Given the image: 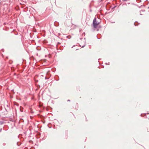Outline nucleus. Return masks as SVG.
I'll use <instances>...</instances> for the list:
<instances>
[{"label": "nucleus", "instance_id": "obj_5", "mask_svg": "<svg viewBox=\"0 0 149 149\" xmlns=\"http://www.w3.org/2000/svg\"><path fill=\"white\" fill-rule=\"evenodd\" d=\"M85 46V45H84L82 47H84V46Z\"/></svg>", "mask_w": 149, "mask_h": 149}, {"label": "nucleus", "instance_id": "obj_9", "mask_svg": "<svg viewBox=\"0 0 149 149\" xmlns=\"http://www.w3.org/2000/svg\"><path fill=\"white\" fill-rule=\"evenodd\" d=\"M45 79H47V78H46V77H45Z\"/></svg>", "mask_w": 149, "mask_h": 149}, {"label": "nucleus", "instance_id": "obj_4", "mask_svg": "<svg viewBox=\"0 0 149 149\" xmlns=\"http://www.w3.org/2000/svg\"><path fill=\"white\" fill-rule=\"evenodd\" d=\"M21 36L20 35H19L18 36V37L17 38H19V39H20V38H21Z\"/></svg>", "mask_w": 149, "mask_h": 149}, {"label": "nucleus", "instance_id": "obj_7", "mask_svg": "<svg viewBox=\"0 0 149 149\" xmlns=\"http://www.w3.org/2000/svg\"><path fill=\"white\" fill-rule=\"evenodd\" d=\"M1 130H2V129H1L0 130V132H1Z\"/></svg>", "mask_w": 149, "mask_h": 149}, {"label": "nucleus", "instance_id": "obj_8", "mask_svg": "<svg viewBox=\"0 0 149 149\" xmlns=\"http://www.w3.org/2000/svg\"><path fill=\"white\" fill-rule=\"evenodd\" d=\"M7 107L8 108L9 107L8 105H7Z\"/></svg>", "mask_w": 149, "mask_h": 149}, {"label": "nucleus", "instance_id": "obj_2", "mask_svg": "<svg viewBox=\"0 0 149 149\" xmlns=\"http://www.w3.org/2000/svg\"><path fill=\"white\" fill-rule=\"evenodd\" d=\"M137 22H135V23H134V25L135 26H137L138 25V24H136V23Z\"/></svg>", "mask_w": 149, "mask_h": 149}, {"label": "nucleus", "instance_id": "obj_3", "mask_svg": "<svg viewBox=\"0 0 149 149\" xmlns=\"http://www.w3.org/2000/svg\"><path fill=\"white\" fill-rule=\"evenodd\" d=\"M3 123V121H0V125H1Z\"/></svg>", "mask_w": 149, "mask_h": 149}, {"label": "nucleus", "instance_id": "obj_1", "mask_svg": "<svg viewBox=\"0 0 149 149\" xmlns=\"http://www.w3.org/2000/svg\"><path fill=\"white\" fill-rule=\"evenodd\" d=\"M99 24V22H97L96 18L95 17L93 21V27L95 29L97 28V26Z\"/></svg>", "mask_w": 149, "mask_h": 149}, {"label": "nucleus", "instance_id": "obj_6", "mask_svg": "<svg viewBox=\"0 0 149 149\" xmlns=\"http://www.w3.org/2000/svg\"><path fill=\"white\" fill-rule=\"evenodd\" d=\"M67 101H70V100H68Z\"/></svg>", "mask_w": 149, "mask_h": 149}]
</instances>
